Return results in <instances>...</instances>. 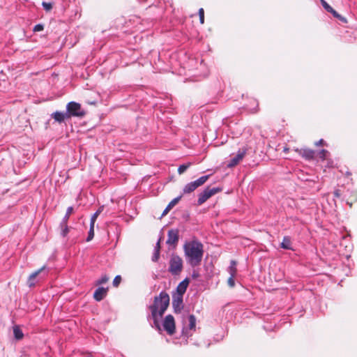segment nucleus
<instances>
[{
  "label": "nucleus",
  "instance_id": "f257e3e1",
  "mask_svg": "<svg viewBox=\"0 0 357 357\" xmlns=\"http://www.w3.org/2000/svg\"><path fill=\"white\" fill-rule=\"evenodd\" d=\"M169 305V296L166 291H162L158 296H155L153 304L149 307L151 311L150 317L153 321L154 326L159 331H161L160 319L162 317Z\"/></svg>",
  "mask_w": 357,
  "mask_h": 357
},
{
  "label": "nucleus",
  "instance_id": "f03ea898",
  "mask_svg": "<svg viewBox=\"0 0 357 357\" xmlns=\"http://www.w3.org/2000/svg\"><path fill=\"white\" fill-rule=\"evenodd\" d=\"M183 249L186 260L192 267L197 266L201 264L204 255L202 243L196 240L187 242Z\"/></svg>",
  "mask_w": 357,
  "mask_h": 357
},
{
  "label": "nucleus",
  "instance_id": "7ed1b4c3",
  "mask_svg": "<svg viewBox=\"0 0 357 357\" xmlns=\"http://www.w3.org/2000/svg\"><path fill=\"white\" fill-rule=\"evenodd\" d=\"M169 272L172 275H178L183 268V261L181 257L178 255H172L169 263Z\"/></svg>",
  "mask_w": 357,
  "mask_h": 357
},
{
  "label": "nucleus",
  "instance_id": "20e7f679",
  "mask_svg": "<svg viewBox=\"0 0 357 357\" xmlns=\"http://www.w3.org/2000/svg\"><path fill=\"white\" fill-rule=\"evenodd\" d=\"M210 176L211 175L202 176L197 180L187 183L183 188V193L181 195H187L192 193L197 188L204 185L208 181Z\"/></svg>",
  "mask_w": 357,
  "mask_h": 357
},
{
  "label": "nucleus",
  "instance_id": "39448f33",
  "mask_svg": "<svg viewBox=\"0 0 357 357\" xmlns=\"http://www.w3.org/2000/svg\"><path fill=\"white\" fill-rule=\"evenodd\" d=\"M222 189L220 188H210L207 187L198 195L197 205L200 206L206 202L209 198L220 192Z\"/></svg>",
  "mask_w": 357,
  "mask_h": 357
},
{
  "label": "nucleus",
  "instance_id": "423d86ee",
  "mask_svg": "<svg viewBox=\"0 0 357 357\" xmlns=\"http://www.w3.org/2000/svg\"><path fill=\"white\" fill-rule=\"evenodd\" d=\"M162 326L164 330L169 335H172L175 333V321L174 318L172 314L167 315L162 322Z\"/></svg>",
  "mask_w": 357,
  "mask_h": 357
},
{
  "label": "nucleus",
  "instance_id": "0eeeda50",
  "mask_svg": "<svg viewBox=\"0 0 357 357\" xmlns=\"http://www.w3.org/2000/svg\"><path fill=\"white\" fill-rule=\"evenodd\" d=\"M248 151L247 147H243L240 149L236 155L232 157L227 164V167L229 168L236 166L245 157Z\"/></svg>",
  "mask_w": 357,
  "mask_h": 357
},
{
  "label": "nucleus",
  "instance_id": "6e6552de",
  "mask_svg": "<svg viewBox=\"0 0 357 357\" xmlns=\"http://www.w3.org/2000/svg\"><path fill=\"white\" fill-rule=\"evenodd\" d=\"M66 109L69 114L68 117L70 116H82L84 114V112L81 109V105L75 102H69Z\"/></svg>",
  "mask_w": 357,
  "mask_h": 357
},
{
  "label": "nucleus",
  "instance_id": "1a4fd4ad",
  "mask_svg": "<svg viewBox=\"0 0 357 357\" xmlns=\"http://www.w3.org/2000/svg\"><path fill=\"white\" fill-rule=\"evenodd\" d=\"M48 271H47V268L45 266H43L42 268L38 269V271H35L32 274L30 275V276L28 278L27 280V284L29 287H33L36 285V278L37 276H38L40 274H43V276H45L47 275Z\"/></svg>",
  "mask_w": 357,
  "mask_h": 357
},
{
  "label": "nucleus",
  "instance_id": "9d476101",
  "mask_svg": "<svg viewBox=\"0 0 357 357\" xmlns=\"http://www.w3.org/2000/svg\"><path fill=\"white\" fill-rule=\"evenodd\" d=\"M183 296L172 294V307L175 313H180L183 308Z\"/></svg>",
  "mask_w": 357,
  "mask_h": 357
},
{
  "label": "nucleus",
  "instance_id": "9b49d317",
  "mask_svg": "<svg viewBox=\"0 0 357 357\" xmlns=\"http://www.w3.org/2000/svg\"><path fill=\"white\" fill-rule=\"evenodd\" d=\"M178 230L170 229L168 231L166 243L169 245H173L174 247H175L178 243Z\"/></svg>",
  "mask_w": 357,
  "mask_h": 357
},
{
  "label": "nucleus",
  "instance_id": "f8f14e48",
  "mask_svg": "<svg viewBox=\"0 0 357 357\" xmlns=\"http://www.w3.org/2000/svg\"><path fill=\"white\" fill-rule=\"evenodd\" d=\"M189 282L190 280L188 278H185V280H183L178 284V285L176 287V291L174 292L172 294L183 296V294L186 291Z\"/></svg>",
  "mask_w": 357,
  "mask_h": 357
},
{
  "label": "nucleus",
  "instance_id": "ddd939ff",
  "mask_svg": "<svg viewBox=\"0 0 357 357\" xmlns=\"http://www.w3.org/2000/svg\"><path fill=\"white\" fill-rule=\"evenodd\" d=\"M296 151L301 155L303 158L306 160H312L314 157L315 152L309 149H303L300 150H296Z\"/></svg>",
  "mask_w": 357,
  "mask_h": 357
},
{
  "label": "nucleus",
  "instance_id": "4468645a",
  "mask_svg": "<svg viewBox=\"0 0 357 357\" xmlns=\"http://www.w3.org/2000/svg\"><path fill=\"white\" fill-rule=\"evenodd\" d=\"M107 289L104 287H98L93 294V298L97 301H102L107 295Z\"/></svg>",
  "mask_w": 357,
  "mask_h": 357
},
{
  "label": "nucleus",
  "instance_id": "2eb2a0df",
  "mask_svg": "<svg viewBox=\"0 0 357 357\" xmlns=\"http://www.w3.org/2000/svg\"><path fill=\"white\" fill-rule=\"evenodd\" d=\"M52 116L56 121L59 123L63 122L66 117H68V114L61 112H56Z\"/></svg>",
  "mask_w": 357,
  "mask_h": 357
},
{
  "label": "nucleus",
  "instance_id": "dca6fc26",
  "mask_svg": "<svg viewBox=\"0 0 357 357\" xmlns=\"http://www.w3.org/2000/svg\"><path fill=\"white\" fill-rule=\"evenodd\" d=\"M291 240L289 236H284L281 243V248L286 250H291Z\"/></svg>",
  "mask_w": 357,
  "mask_h": 357
},
{
  "label": "nucleus",
  "instance_id": "f3484780",
  "mask_svg": "<svg viewBox=\"0 0 357 357\" xmlns=\"http://www.w3.org/2000/svg\"><path fill=\"white\" fill-rule=\"evenodd\" d=\"M228 272L230 275L235 276L237 272L236 262L234 260L231 261L230 266L228 268Z\"/></svg>",
  "mask_w": 357,
  "mask_h": 357
},
{
  "label": "nucleus",
  "instance_id": "a211bd4d",
  "mask_svg": "<svg viewBox=\"0 0 357 357\" xmlns=\"http://www.w3.org/2000/svg\"><path fill=\"white\" fill-rule=\"evenodd\" d=\"M188 327L190 330H195L196 326V318L193 314L188 317Z\"/></svg>",
  "mask_w": 357,
  "mask_h": 357
},
{
  "label": "nucleus",
  "instance_id": "6ab92c4d",
  "mask_svg": "<svg viewBox=\"0 0 357 357\" xmlns=\"http://www.w3.org/2000/svg\"><path fill=\"white\" fill-rule=\"evenodd\" d=\"M191 165V162H188L180 165L178 168V173L179 174H183Z\"/></svg>",
  "mask_w": 357,
  "mask_h": 357
},
{
  "label": "nucleus",
  "instance_id": "aec40b11",
  "mask_svg": "<svg viewBox=\"0 0 357 357\" xmlns=\"http://www.w3.org/2000/svg\"><path fill=\"white\" fill-rule=\"evenodd\" d=\"M13 333L17 340H21L23 337V333L17 326L13 328Z\"/></svg>",
  "mask_w": 357,
  "mask_h": 357
},
{
  "label": "nucleus",
  "instance_id": "412c9836",
  "mask_svg": "<svg viewBox=\"0 0 357 357\" xmlns=\"http://www.w3.org/2000/svg\"><path fill=\"white\" fill-rule=\"evenodd\" d=\"M182 196H183V195H181L178 197H175L174 199H173L167 205L169 206V208H170L172 209L176 204H177L178 203V202L181 200Z\"/></svg>",
  "mask_w": 357,
  "mask_h": 357
},
{
  "label": "nucleus",
  "instance_id": "4be33fe9",
  "mask_svg": "<svg viewBox=\"0 0 357 357\" xmlns=\"http://www.w3.org/2000/svg\"><path fill=\"white\" fill-rule=\"evenodd\" d=\"M94 236V225L90 224V229L89 231L88 236L86 238V241H90L93 239Z\"/></svg>",
  "mask_w": 357,
  "mask_h": 357
},
{
  "label": "nucleus",
  "instance_id": "5701e85b",
  "mask_svg": "<svg viewBox=\"0 0 357 357\" xmlns=\"http://www.w3.org/2000/svg\"><path fill=\"white\" fill-rule=\"evenodd\" d=\"M100 212H101V210H100V208H99L95 213H93V215H92V217L91 218V222H90L91 225H95L96 220L98 216L99 215V214L100 213Z\"/></svg>",
  "mask_w": 357,
  "mask_h": 357
},
{
  "label": "nucleus",
  "instance_id": "b1692460",
  "mask_svg": "<svg viewBox=\"0 0 357 357\" xmlns=\"http://www.w3.org/2000/svg\"><path fill=\"white\" fill-rule=\"evenodd\" d=\"M73 212V208L72 206H69L67 208V210H66V215L63 217V219H65V220L68 221L69 218H70V215L72 214Z\"/></svg>",
  "mask_w": 357,
  "mask_h": 357
},
{
  "label": "nucleus",
  "instance_id": "393cba45",
  "mask_svg": "<svg viewBox=\"0 0 357 357\" xmlns=\"http://www.w3.org/2000/svg\"><path fill=\"white\" fill-rule=\"evenodd\" d=\"M328 154V151L326 149L321 150L318 153L319 158L323 160H325Z\"/></svg>",
  "mask_w": 357,
  "mask_h": 357
},
{
  "label": "nucleus",
  "instance_id": "a878e982",
  "mask_svg": "<svg viewBox=\"0 0 357 357\" xmlns=\"http://www.w3.org/2000/svg\"><path fill=\"white\" fill-rule=\"evenodd\" d=\"M42 6H43V8L46 11H50L52 8V3L43 1L42 3Z\"/></svg>",
  "mask_w": 357,
  "mask_h": 357
},
{
  "label": "nucleus",
  "instance_id": "bb28decb",
  "mask_svg": "<svg viewBox=\"0 0 357 357\" xmlns=\"http://www.w3.org/2000/svg\"><path fill=\"white\" fill-rule=\"evenodd\" d=\"M329 13H332L335 17L338 18L343 22H346V19L344 17H341L333 8L332 10H331Z\"/></svg>",
  "mask_w": 357,
  "mask_h": 357
},
{
  "label": "nucleus",
  "instance_id": "cd10ccee",
  "mask_svg": "<svg viewBox=\"0 0 357 357\" xmlns=\"http://www.w3.org/2000/svg\"><path fill=\"white\" fill-rule=\"evenodd\" d=\"M199 21L201 24L204 23V10L202 8L199 9Z\"/></svg>",
  "mask_w": 357,
  "mask_h": 357
},
{
  "label": "nucleus",
  "instance_id": "c85d7f7f",
  "mask_svg": "<svg viewBox=\"0 0 357 357\" xmlns=\"http://www.w3.org/2000/svg\"><path fill=\"white\" fill-rule=\"evenodd\" d=\"M109 280V278L106 275H102L101 278L97 281V284H101L106 283Z\"/></svg>",
  "mask_w": 357,
  "mask_h": 357
},
{
  "label": "nucleus",
  "instance_id": "c756f323",
  "mask_svg": "<svg viewBox=\"0 0 357 357\" xmlns=\"http://www.w3.org/2000/svg\"><path fill=\"white\" fill-rule=\"evenodd\" d=\"M121 281V277L120 275H116L113 280V285L114 287H118Z\"/></svg>",
  "mask_w": 357,
  "mask_h": 357
},
{
  "label": "nucleus",
  "instance_id": "7c9ffc66",
  "mask_svg": "<svg viewBox=\"0 0 357 357\" xmlns=\"http://www.w3.org/2000/svg\"><path fill=\"white\" fill-rule=\"evenodd\" d=\"M321 5L323 7L329 12L331 10H332V7L327 3V2L324 0H321Z\"/></svg>",
  "mask_w": 357,
  "mask_h": 357
},
{
  "label": "nucleus",
  "instance_id": "2f4dec72",
  "mask_svg": "<svg viewBox=\"0 0 357 357\" xmlns=\"http://www.w3.org/2000/svg\"><path fill=\"white\" fill-rule=\"evenodd\" d=\"M159 257L160 252H158V250H154V253L152 256V261L156 262L159 259Z\"/></svg>",
  "mask_w": 357,
  "mask_h": 357
},
{
  "label": "nucleus",
  "instance_id": "473e14b6",
  "mask_svg": "<svg viewBox=\"0 0 357 357\" xmlns=\"http://www.w3.org/2000/svg\"><path fill=\"white\" fill-rule=\"evenodd\" d=\"M44 29V26L41 24H36L34 27H33V31L34 32H38V31H41Z\"/></svg>",
  "mask_w": 357,
  "mask_h": 357
},
{
  "label": "nucleus",
  "instance_id": "72a5a7b5",
  "mask_svg": "<svg viewBox=\"0 0 357 357\" xmlns=\"http://www.w3.org/2000/svg\"><path fill=\"white\" fill-rule=\"evenodd\" d=\"M234 278H235V276L230 275V277L228 279L227 282H228L229 286L231 287H234L235 285Z\"/></svg>",
  "mask_w": 357,
  "mask_h": 357
},
{
  "label": "nucleus",
  "instance_id": "f704fd0d",
  "mask_svg": "<svg viewBox=\"0 0 357 357\" xmlns=\"http://www.w3.org/2000/svg\"><path fill=\"white\" fill-rule=\"evenodd\" d=\"M61 235L63 237H66L67 236V234H68L69 228H68V227H64V228H61Z\"/></svg>",
  "mask_w": 357,
  "mask_h": 357
},
{
  "label": "nucleus",
  "instance_id": "c9c22d12",
  "mask_svg": "<svg viewBox=\"0 0 357 357\" xmlns=\"http://www.w3.org/2000/svg\"><path fill=\"white\" fill-rule=\"evenodd\" d=\"M68 220H65V219H62L61 223H60V228H64V227H68Z\"/></svg>",
  "mask_w": 357,
  "mask_h": 357
},
{
  "label": "nucleus",
  "instance_id": "e433bc0d",
  "mask_svg": "<svg viewBox=\"0 0 357 357\" xmlns=\"http://www.w3.org/2000/svg\"><path fill=\"white\" fill-rule=\"evenodd\" d=\"M160 239L157 242L154 250H158V252H160Z\"/></svg>",
  "mask_w": 357,
  "mask_h": 357
},
{
  "label": "nucleus",
  "instance_id": "4c0bfd02",
  "mask_svg": "<svg viewBox=\"0 0 357 357\" xmlns=\"http://www.w3.org/2000/svg\"><path fill=\"white\" fill-rule=\"evenodd\" d=\"M324 144V141L323 139H320V140H319L318 142H317L315 143V145H316L317 146H321V145H323Z\"/></svg>",
  "mask_w": 357,
  "mask_h": 357
},
{
  "label": "nucleus",
  "instance_id": "58836bf2",
  "mask_svg": "<svg viewBox=\"0 0 357 357\" xmlns=\"http://www.w3.org/2000/svg\"><path fill=\"white\" fill-rule=\"evenodd\" d=\"M171 210L170 208H169V206H167L166 207V208L164 210L163 213H162V215H165L166 214H167V213Z\"/></svg>",
  "mask_w": 357,
  "mask_h": 357
},
{
  "label": "nucleus",
  "instance_id": "ea45409f",
  "mask_svg": "<svg viewBox=\"0 0 357 357\" xmlns=\"http://www.w3.org/2000/svg\"><path fill=\"white\" fill-rule=\"evenodd\" d=\"M335 195L336 197H340V193H339V191L338 190H336L335 192H334Z\"/></svg>",
  "mask_w": 357,
  "mask_h": 357
}]
</instances>
